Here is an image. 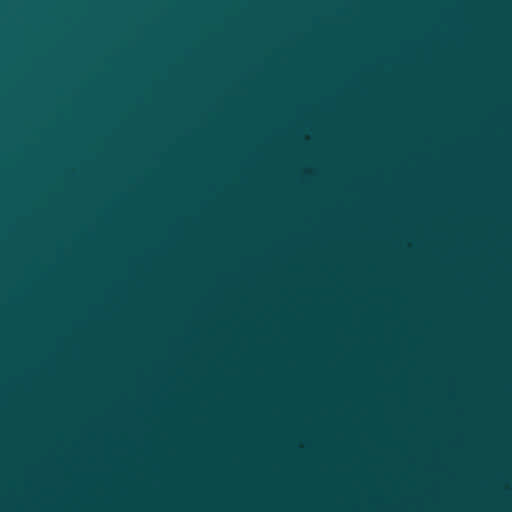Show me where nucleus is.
Returning <instances> with one entry per match:
<instances>
[{
	"mask_svg": "<svg viewBox=\"0 0 512 512\" xmlns=\"http://www.w3.org/2000/svg\"><path fill=\"white\" fill-rule=\"evenodd\" d=\"M196 211V150H194V212ZM196 215L194 214V223ZM194 352H396V348H204L196 333V231L194 230Z\"/></svg>",
	"mask_w": 512,
	"mask_h": 512,
	"instance_id": "nucleus-1",
	"label": "nucleus"
}]
</instances>
